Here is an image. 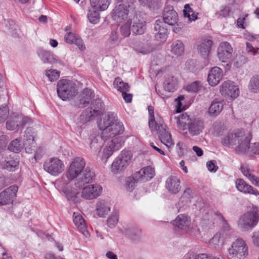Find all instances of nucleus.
I'll return each mask as SVG.
<instances>
[{
  "mask_svg": "<svg viewBox=\"0 0 259 259\" xmlns=\"http://www.w3.org/2000/svg\"><path fill=\"white\" fill-rule=\"evenodd\" d=\"M149 126L152 131H159L161 129V124H158L155 120V118H149Z\"/></svg>",
  "mask_w": 259,
  "mask_h": 259,
  "instance_id": "obj_57",
  "label": "nucleus"
},
{
  "mask_svg": "<svg viewBox=\"0 0 259 259\" xmlns=\"http://www.w3.org/2000/svg\"><path fill=\"white\" fill-rule=\"evenodd\" d=\"M191 219L187 215L179 214L175 220L174 225L176 229L182 233L188 232L191 229Z\"/></svg>",
  "mask_w": 259,
  "mask_h": 259,
  "instance_id": "obj_17",
  "label": "nucleus"
},
{
  "mask_svg": "<svg viewBox=\"0 0 259 259\" xmlns=\"http://www.w3.org/2000/svg\"><path fill=\"white\" fill-rule=\"evenodd\" d=\"M175 119L178 127L183 130L188 128L192 136L199 134L203 128L202 120L198 118H190L186 113L175 117Z\"/></svg>",
  "mask_w": 259,
  "mask_h": 259,
  "instance_id": "obj_3",
  "label": "nucleus"
},
{
  "mask_svg": "<svg viewBox=\"0 0 259 259\" xmlns=\"http://www.w3.org/2000/svg\"><path fill=\"white\" fill-rule=\"evenodd\" d=\"M248 61L247 57L243 55H236L232 60L233 65L236 68H239L245 64Z\"/></svg>",
  "mask_w": 259,
  "mask_h": 259,
  "instance_id": "obj_44",
  "label": "nucleus"
},
{
  "mask_svg": "<svg viewBox=\"0 0 259 259\" xmlns=\"http://www.w3.org/2000/svg\"><path fill=\"white\" fill-rule=\"evenodd\" d=\"M178 81L174 76L167 77L163 83V87L165 91L169 92H174L176 90Z\"/></svg>",
  "mask_w": 259,
  "mask_h": 259,
  "instance_id": "obj_35",
  "label": "nucleus"
},
{
  "mask_svg": "<svg viewBox=\"0 0 259 259\" xmlns=\"http://www.w3.org/2000/svg\"><path fill=\"white\" fill-rule=\"evenodd\" d=\"M89 140L90 141V145L91 149H93L97 151L100 150L103 145V141H106L102 137V135L100 136L98 132L96 130H93L90 134Z\"/></svg>",
  "mask_w": 259,
  "mask_h": 259,
  "instance_id": "obj_26",
  "label": "nucleus"
},
{
  "mask_svg": "<svg viewBox=\"0 0 259 259\" xmlns=\"http://www.w3.org/2000/svg\"><path fill=\"white\" fill-rule=\"evenodd\" d=\"M57 91L58 96L63 101L72 99L77 93L75 83L67 79L58 81Z\"/></svg>",
  "mask_w": 259,
  "mask_h": 259,
  "instance_id": "obj_6",
  "label": "nucleus"
},
{
  "mask_svg": "<svg viewBox=\"0 0 259 259\" xmlns=\"http://www.w3.org/2000/svg\"><path fill=\"white\" fill-rule=\"evenodd\" d=\"M46 75L50 81H53L59 77L60 72L55 69H50L46 71Z\"/></svg>",
  "mask_w": 259,
  "mask_h": 259,
  "instance_id": "obj_50",
  "label": "nucleus"
},
{
  "mask_svg": "<svg viewBox=\"0 0 259 259\" xmlns=\"http://www.w3.org/2000/svg\"><path fill=\"white\" fill-rule=\"evenodd\" d=\"M18 165L19 161L16 160H10L6 161L4 164V167L9 171H14L18 168Z\"/></svg>",
  "mask_w": 259,
  "mask_h": 259,
  "instance_id": "obj_47",
  "label": "nucleus"
},
{
  "mask_svg": "<svg viewBox=\"0 0 259 259\" xmlns=\"http://www.w3.org/2000/svg\"><path fill=\"white\" fill-rule=\"evenodd\" d=\"M118 222V215L116 212L112 214L107 220V225L110 228H114Z\"/></svg>",
  "mask_w": 259,
  "mask_h": 259,
  "instance_id": "obj_48",
  "label": "nucleus"
},
{
  "mask_svg": "<svg viewBox=\"0 0 259 259\" xmlns=\"http://www.w3.org/2000/svg\"><path fill=\"white\" fill-rule=\"evenodd\" d=\"M248 90L252 93H259V75L253 76L248 84Z\"/></svg>",
  "mask_w": 259,
  "mask_h": 259,
  "instance_id": "obj_39",
  "label": "nucleus"
},
{
  "mask_svg": "<svg viewBox=\"0 0 259 259\" xmlns=\"http://www.w3.org/2000/svg\"><path fill=\"white\" fill-rule=\"evenodd\" d=\"M212 41L210 39H203L198 47V51L203 57H206L210 52Z\"/></svg>",
  "mask_w": 259,
  "mask_h": 259,
  "instance_id": "obj_33",
  "label": "nucleus"
},
{
  "mask_svg": "<svg viewBox=\"0 0 259 259\" xmlns=\"http://www.w3.org/2000/svg\"><path fill=\"white\" fill-rule=\"evenodd\" d=\"M115 146L113 145V144L110 145L109 146L107 147L104 150V156H106L107 158H108L110 156L112 155Z\"/></svg>",
  "mask_w": 259,
  "mask_h": 259,
  "instance_id": "obj_59",
  "label": "nucleus"
},
{
  "mask_svg": "<svg viewBox=\"0 0 259 259\" xmlns=\"http://www.w3.org/2000/svg\"><path fill=\"white\" fill-rule=\"evenodd\" d=\"M85 165V161L82 157H76L73 159L66 174L69 180H73L77 178L82 172Z\"/></svg>",
  "mask_w": 259,
  "mask_h": 259,
  "instance_id": "obj_9",
  "label": "nucleus"
},
{
  "mask_svg": "<svg viewBox=\"0 0 259 259\" xmlns=\"http://www.w3.org/2000/svg\"><path fill=\"white\" fill-rule=\"evenodd\" d=\"M73 44H75L80 51H82L85 49V47L82 40L79 36L76 38Z\"/></svg>",
  "mask_w": 259,
  "mask_h": 259,
  "instance_id": "obj_63",
  "label": "nucleus"
},
{
  "mask_svg": "<svg viewBox=\"0 0 259 259\" xmlns=\"http://www.w3.org/2000/svg\"><path fill=\"white\" fill-rule=\"evenodd\" d=\"M241 170L243 174L248 178L253 185L259 186V178L251 174L249 169L245 166H241Z\"/></svg>",
  "mask_w": 259,
  "mask_h": 259,
  "instance_id": "obj_40",
  "label": "nucleus"
},
{
  "mask_svg": "<svg viewBox=\"0 0 259 259\" xmlns=\"http://www.w3.org/2000/svg\"><path fill=\"white\" fill-rule=\"evenodd\" d=\"M230 238V235L225 231L217 233L210 241V245L217 249L222 248L225 241Z\"/></svg>",
  "mask_w": 259,
  "mask_h": 259,
  "instance_id": "obj_24",
  "label": "nucleus"
},
{
  "mask_svg": "<svg viewBox=\"0 0 259 259\" xmlns=\"http://www.w3.org/2000/svg\"><path fill=\"white\" fill-rule=\"evenodd\" d=\"M154 175V170L150 166H147L140 169L135 174L137 181L146 182L151 180Z\"/></svg>",
  "mask_w": 259,
  "mask_h": 259,
  "instance_id": "obj_27",
  "label": "nucleus"
},
{
  "mask_svg": "<svg viewBox=\"0 0 259 259\" xmlns=\"http://www.w3.org/2000/svg\"><path fill=\"white\" fill-rule=\"evenodd\" d=\"M82 189L81 197L87 200L95 199L102 192V187L97 184L84 186Z\"/></svg>",
  "mask_w": 259,
  "mask_h": 259,
  "instance_id": "obj_12",
  "label": "nucleus"
},
{
  "mask_svg": "<svg viewBox=\"0 0 259 259\" xmlns=\"http://www.w3.org/2000/svg\"><path fill=\"white\" fill-rule=\"evenodd\" d=\"M167 130V127L165 124H161V129L158 132L161 142L169 148L170 146L173 145L174 143L171 134Z\"/></svg>",
  "mask_w": 259,
  "mask_h": 259,
  "instance_id": "obj_30",
  "label": "nucleus"
},
{
  "mask_svg": "<svg viewBox=\"0 0 259 259\" xmlns=\"http://www.w3.org/2000/svg\"><path fill=\"white\" fill-rule=\"evenodd\" d=\"M220 91L223 96L232 99L236 98L239 94L238 86L230 80L224 82L220 87Z\"/></svg>",
  "mask_w": 259,
  "mask_h": 259,
  "instance_id": "obj_14",
  "label": "nucleus"
},
{
  "mask_svg": "<svg viewBox=\"0 0 259 259\" xmlns=\"http://www.w3.org/2000/svg\"><path fill=\"white\" fill-rule=\"evenodd\" d=\"M82 172V176L78 177L75 183L76 187L79 189L82 188L85 184L91 183L96 176L94 170L89 167H87L84 170L83 169Z\"/></svg>",
  "mask_w": 259,
  "mask_h": 259,
  "instance_id": "obj_15",
  "label": "nucleus"
},
{
  "mask_svg": "<svg viewBox=\"0 0 259 259\" xmlns=\"http://www.w3.org/2000/svg\"><path fill=\"white\" fill-rule=\"evenodd\" d=\"M258 221L259 210L256 208H253L240 218L238 226L242 231H245L254 227Z\"/></svg>",
  "mask_w": 259,
  "mask_h": 259,
  "instance_id": "obj_4",
  "label": "nucleus"
},
{
  "mask_svg": "<svg viewBox=\"0 0 259 259\" xmlns=\"http://www.w3.org/2000/svg\"><path fill=\"white\" fill-rule=\"evenodd\" d=\"M101 10H97L93 7H91L88 10V18L89 21L93 24H97L100 19L99 12Z\"/></svg>",
  "mask_w": 259,
  "mask_h": 259,
  "instance_id": "obj_34",
  "label": "nucleus"
},
{
  "mask_svg": "<svg viewBox=\"0 0 259 259\" xmlns=\"http://www.w3.org/2000/svg\"><path fill=\"white\" fill-rule=\"evenodd\" d=\"M202 88L200 81H196L186 87V90L189 92L196 93Z\"/></svg>",
  "mask_w": 259,
  "mask_h": 259,
  "instance_id": "obj_49",
  "label": "nucleus"
},
{
  "mask_svg": "<svg viewBox=\"0 0 259 259\" xmlns=\"http://www.w3.org/2000/svg\"><path fill=\"white\" fill-rule=\"evenodd\" d=\"M8 142V138L4 135H0V150L5 149Z\"/></svg>",
  "mask_w": 259,
  "mask_h": 259,
  "instance_id": "obj_60",
  "label": "nucleus"
},
{
  "mask_svg": "<svg viewBox=\"0 0 259 259\" xmlns=\"http://www.w3.org/2000/svg\"><path fill=\"white\" fill-rule=\"evenodd\" d=\"M248 255V247L242 238L235 240L228 249L229 259H245Z\"/></svg>",
  "mask_w": 259,
  "mask_h": 259,
  "instance_id": "obj_5",
  "label": "nucleus"
},
{
  "mask_svg": "<svg viewBox=\"0 0 259 259\" xmlns=\"http://www.w3.org/2000/svg\"><path fill=\"white\" fill-rule=\"evenodd\" d=\"M132 158L131 151L123 150L113 161L111 165V171L113 174L120 173L130 164Z\"/></svg>",
  "mask_w": 259,
  "mask_h": 259,
  "instance_id": "obj_8",
  "label": "nucleus"
},
{
  "mask_svg": "<svg viewBox=\"0 0 259 259\" xmlns=\"http://www.w3.org/2000/svg\"><path fill=\"white\" fill-rule=\"evenodd\" d=\"M227 130L224 122L217 121L214 124V133L216 136L222 135Z\"/></svg>",
  "mask_w": 259,
  "mask_h": 259,
  "instance_id": "obj_45",
  "label": "nucleus"
},
{
  "mask_svg": "<svg viewBox=\"0 0 259 259\" xmlns=\"http://www.w3.org/2000/svg\"><path fill=\"white\" fill-rule=\"evenodd\" d=\"M233 48L229 43L225 41L220 45L218 49V57L222 62H227L231 58Z\"/></svg>",
  "mask_w": 259,
  "mask_h": 259,
  "instance_id": "obj_19",
  "label": "nucleus"
},
{
  "mask_svg": "<svg viewBox=\"0 0 259 259\" xmlns=\"http://www.w3.org/2000/svg\"><path fill=\"white\" fill-rule=\"evenodd\" d=\"M97 123L99 129L102 131V137L105 140H109L121 134L124 130L122 123L117 121L113 113L103 115Z\"/></svg>",
  "mask_w": 259,
  "mask_h": 259,
  "instance_id": "obj_2",
  "label": "nucleus"
},
{
  "mask_svg": "<svg viewBox=\"0 0 259 259\" xmlns=\"http://www.w3.org/2000/svg\"><path fill=\"white\" fill-rule=\"evenodd\" d=\"M180 181L176 176H170L166 181L165 187L168 191L176 194L180 190Z\"/></svg>",
  "mask_w": 259,
  "mask_h": 259,
  "instance_id": "obj_29",
  "label": "nucleus"
},
{
  "mask_svg": "<svg viewBox=\"0 0 259 259\" xmlns=\"http://www.w3.org/2000/svg\"><path fill=\"white\" fill-rule=\"evenodd\" d=\"M183 13L184 17L187 19L188 22L195 21L197 19L196 14H195L189 4L185 5Z\"/></svg>",
  "mask_w": 259,
  "mask_h": 259,
  "instance_id": "obj_42",
  "label": "nucleus"
},
{
  "mask_svg": "<svg viewBox=\"0 0 259 259\" xmlns=\"http://www.w3.org/2000/svg\"><path fill=\"white\" fill-rule=\"evenodd\" d=\"M223 109V104L219 101H213L208 109L209 114L212 116L218 115Z\"/></svg>",
  "mask_w": 259,
  "mask_h": 259,
  "instance_id": "obj_37",
  "label": "nucleus"
},
{
  "mask_svg": "<svg viewBox=\"0 0 259 259\" xmlns=\"http://www.w3.org/2000/svg\"><path fill=\"white\" fill-rule=\"evenodd\" d=\"M113 84L115 88L122 94L124 92L129 91L130 87L128 83L124 82L119 77L115 79Z\"/></svg>",
  "mask_w": 259,
  "mask_h": 259,
  "instance_id": "obj_41",
  "label": "nucleus"
},
{
  "mask_svg": "<svg viewBox=\"0 0 259 259\" xmlns=\"http://www.w3.org/2000/svg\"><path fill=\"white\" fill-rule=\"evenodd\" d=\"M81 96L90 101L94 97V94L91 89L87 88L83 90Z\"/></svg>",
  "mask_w": 259,
  "mask_h": 259,
  "instance_id": "obj_58",
  "label": "nucleus"
},
{
  "mask_svg": "<svg viewBox=\"0 0 259 259\" xmlns=\"http://www.w3.org/2000/svg\"><path fill=\"white\" fill-rule=\"evenodd\" d=\"M161 20L165 25H174L178 21V15L172 6H168L164 9L163 19Z\"/></svg>",
  "mask_w": 259,
  "mask_h": 259,
  "instance_id": "obj_21",
  "label": "nucleus"
},
{
  "mask_svg": "<svg viewBox=\"0 0 259 259\" xmlns=\"http://www.w3.org/2000/svg\"><path fill=\"white\" fill-rule=\"evenodd\" d=\"M137 181L134 178L128 177L125 181L126 188L129 192H132L135 187V183Z\"/></svg>",
  "mask_w": 259,
  "mask_h": 259,
  "instance_id": "obj_53",
  "label": "nucleus"
},
{
  "mask_svg": "<svg viewBox=\"0 0 259 259\" xmlns=\"http://www.w3.org/2000/svg\"><path fill=\"white\" fill-rule=\"evenodd\" d=\"M32 122V119L28 117L16 115L7 121L6 128L10 131L18 130L24 126L31 124Z\"/></svg>",
  "mask_w": 259,
  "mask_h": 259,
  "instance_id": "obj_11",
  "label": "nucleus"
},
{
  "mask_svg": "<svg viewBox=\"0 0 259 259\" xmlns=\"http://www.w3.org/2000/svg\"><path fill=\"white\" fill-rule=\"evenodd\" d=\"M171 51L173 54L178 56L182 55L184 52L183 43L179 40L175 41L171 45Z\"/></svg>",
  "mask_w": 259,
  "mask_h": 259,
  "instance_id": "obj_38",
  "label": "nucleus"
},
{
  "mask_svg": "<svg viewBox=\"0 0 259 259\" xmlns=\"http://www.w3.org/2000/svg\"><path fill=\"white\" fill-rule=\"evenodd\" d=\"M252 135L249 131L243 129L229 132L222 140V144L230 148L236 146L235 152L238 154L247 152L250 155L259 154V143L250 144Z\"/></svg>",
  "mask_w": 259,
  "mask_h": 259,
  "instance_id": "obj_1",
  "label": "nucleus"
},
{
  "mask_svg": "<svg viewBox=\"0 0 259 259\" xmlns=\"http://www.w3.org/2000/svg\"><path fill=\"white\" fill-rule=\"evenodd\" d=\"M9 110L7 106H0V123L4 122L7 118Z\"/></svg>",
  "mask_w": 259,
  "mask_h": 259,
  "instance_id": "obj_52",
  "label": "nucleus"
},
{
  "mask_svg": "<svg viewBox=\"0 0 259 259\" xmlns=\"http://www.w3.org/2000/svg\"><path fill=\"white\" fill-rule=\"evenodd\" d=\"M118 36L117 32L115 31H112L109 38V42H110L112 45H115L118 42Z\"/></svg>",
  "mask_w": 259,
  "mask_h": 259,
  "instance_id": "obj_61",
  "label": "nucleus"
},
{
  "mask_svg": "<svg viewBox=\"0 0 259 259\" xmlns=\"http://www.w3.org/2000/svg\"><path fill=\"white\" fill-rule=\"evenodd\" d=\"M24 137L25 141L24 145H25V150L27 153H32L33 151H35L36 143L34 142V132L31 128H27Z\"/></svg>",
  "mask_w": 259,
  "mask_h": 259,
  "instance_id": "obj_22",
  "label": "nucleus"
},
{
  "mask_svg": "<svg viewBox=\"0 0 259 259\" xmlns=\"http://www.w3.org/2000/svg\"><path fill=\"white\" fill-rule=\"evenodd\" d=\"M130 4H120L113 10V14L115 16L124 20L127 18L129 12L128 8H131Z\"/></svg>",
  "mask_w": 259,
  "mask_h": 259,
  "instance_id": "obj_32",
  "label": "nucleus"
},
{
  "mask_svg": "<svg viewBox=\"0 0 259 259\" xmlns=\"http://www.w3.org/2000/svg\"><path fill=\"white\" fill-rule=\"evenodd\" d=\"M131 31L132 30L128 20L126 23L123 24L120 27V32L123 37H127L130 35Z\"/></svg>",
  "mask_w": 259,
  "mask_h": 259,
  "instance_id": "obj_51",
  "label": "nucleus"
},
{
  "mask_svg": "<svg viewBox=\"0 0 259 259\" xmlns=\"http://www.w3.org/2000/svg\"><path fill=\"white\" fill-rule=\"evenodd\" d=\"M18 187L13 185L0 193V205H5L13 202L17 196Z\"/></svg>",
  "mask_w": 259,
  "mask_h": 259,
  "instance_id": "obj_13",
  "label": "nucleus"
},
{
  "mask_svg": "<svg viewBox=\"0 0 259 259\" xmlns=\"http://www.w3.org/2000/svg\"><path fill=\"white\" fill-rule=\"evenodd\" d=\"M155 37L157 41L163 42L166 41L168 31L164 22L161 19L157 20L154 26Z\"/></svg>",
  "mask_w": 259,
  "mask_h": 259,
  "instance_id": "obj_18",
  "label": "nucleus"
},
{
  "mask_svg": "<svg viewBox=\"0 0 259 259\" xmlns=\"http://www.w3.org/2000/svg\"><path fill=\"white\" fill-rule=\"evenodd\" d=\"M64 164L58 158H52L46 160L44 164V169L50 175L57 176L64 170Z\"/></svg>",
  "mask_w": 259,
  "mask_h": 259,
  "instance_id": "obj_10",
  "label": "nucleus"
},
{
  "mask_svg": "<svg viewBox=\"0 0 259 259\" xmlns=\"http://www.w3.org/2000/svg\"><path fill=\"white\" fill-rule=\"evenodd\" d=\"M110 210L109 203L104 200H99L96 204V212L100 217H105Z\"/></svg>",
  "mask_w": 259,
  "mask_h": 259,
  "instance_id": "obj_31",
  "label": "nucleus"
},
{
  "mask_svg": "<svg viewBox=\"0 0 259 259\" xmlns=\"http://www.w3.org/2000/svg\"><path fill=\"white\" fill-rule=\"evenodd\" d=\"M236 187L237 190L243 193L259 195V192L256 189H254L250 185H248L243 179H238L235 182Z\"/></svg>",
  "mask_w": 259,
  "mask_h": 259,
  "instance_id": "obj_25",
  "label": "nucleus"
},
{
  "mask_svg": "<svg viewBox=\"0 0 259 259\" xmlns=\"http://www.w3.org/2000/svg\"><path fill=\"white\" fill-rule=\"evenodd\" d=\"M110 3V0H90L91 6L101 11L106 10Z\"/></svg>",
  "mask_w": 259,
  "mask_h": 259,
  "instance_id": "obj_36",
  "label": "nucleus"
},
{
  "mask_svg": "<svg viewBox=\"0 0 259 259\" xmlns=\"http://www.w3.org/2000/svg\"><path fill=\"white\" fill-rule=\"evenodd\" d=\"M24 146H25V145H24V144H21L19 139H16L10 143L8 149L11 151L18 153L21 151Z\"/></svg>",
  "mask_w": 259,
  "mask_h": 259,
  "instance_id": "obj_43",
  "label": "nucleus"
},
{
  "mask_svg": "<svg viewBox=\"0 0 259 259\" xmlns=\"http://www.w3.org/2000/svg\"><path fill=\"white\" fill-rule=\"evenodd\" d=\"M37 54L44 63L62 64V62L59 58L50 51L45 50L42 49H39L38 50Z\"/></svg>",
  "mask_w": 259,
  "mask_h": 259,
  "instance_id": "obj_20",
  "label": "nucleus"
},
{
  "mask_svg": "<svg viewBox=\"0 0 259 259\" xmlns=\"http://www.w3.org/2000/svg\"><path fill=\"white\" fill-rule=\"evenodd\" d=\"M206 166L208 169L211 172H215L218 167L215 164L214 161H209L206 163Z\"/></svg>",
  "mask_w": 259,
  "mask_h": 259,
  "instance_id": "obj_62",
  "label": "nucleus"
},
{
  "mask_svg": "<svg viewBox=\"0 0 259 259\" xmlns=\"http://www.w3.org/2000/svg\"><path fill=\"white\" fill-rule=\"evenodd\" d=\"M126 233L134 240L138 239L141 236V231L138 228L130 229Z\"/></svg>",
  "mask_w": 259,
  "mask_h": 259,
  "instance_id": "obj_46",
  "label": "nucleus"
},
{
  "mask_svg": "<svg viewBox=\"0 0 259 259\" xmlns=\"http://www.w3.org/2000/svg\"><path fill=\"white\" fill-rule=\"evenodd\" d=\"M78 35L74 33L69 32L67 33L64 36V40L66 42L70 44H73Z\"/></svg>",
  "mask_w": 259,
  "mask_h": 259,
  "instance_id": "obj_55",
  "label": "nucleus"
},
{
  "mask_svg": "<svg viewBox=\"0 0 259 259\" xmlns=\"http://www.w3.org/2000/svg\"><path fill=\"white\" fill-rule=\"evenodd\" d=\"M231 11L229 7H223L220 11L217 12L215 15L218 18H222L227 17L229 15Z\"/></svg>",
  "mask_w": 259,
  "mask_h": 259,
  "instance_id": "obj_54",
  "label": "nucleus"
},
{
  "mask_svg": "<svg viewBox=\"0 0 259 259\" xmlns=\"http://www.w3.org/2000/svg\"><path fill=\"white\" fill-rule=\"evenodd\" d=\"M132 31L136 34H142L146 30V22L144 19L138 15H135L129 19Z\"/></svg>",
  "mask_w": 259,
  "mask_h": 259,
  "instance_id": "obj_16",
  "label": "nucleus"
},
{
  "mask_svg": "<svg viewBox=\"0 0 259 259\" xmlns=\"http://www.w3.org/2000/svg\"><path fill=\"white\" fill-rule=\"evenodd\" d=\"M137 51L143 55L148 54L153 51V48L148 44H146L139 48Z\"/></svg>",
  "mask_w": 259,
  "mask_h": 259,
  "instance_id": "obj_56",
  "label": "nucleus"
},
{
  "mask_svg": "<svg viewBox=\"0 0 259 259\" xmlns=\"http://www.w3.org/2000/svg\"><path fill=\"white\" fill-rule=\"evenodd\" d=\"M92 107L85 109L80 115V122L84 123L89 121L92 117L99 116L104 111V103L100 99H95L92 103Z\"/></svg>",
  "mask_w": 259,
  "mask_h": 259,
  "instance_id": "obj_7",
  "label": "nucleus"
},
{
  "mask_svg": "<svg viewBox=\"0 0 259 259\" xmlns=\"http://www.w3.org/2000/svg\"><path fill=\"white\" fill-rule=\"evenodd\" d=\"M73 222L78 230L86 237L90 235L87 230L86 224L82 215L78 212H74L73 214Z\"/></svg>",
  "mask_w": 259,
  "mask_h": 259,
  "instance_id": "obj_28",
  "label": "nucleus"
},
{
  "mask_svg": "<svg viewBox=\"0 0 259 259\" xmlns=\"http://www.w3.org/2000/svg\"><path fill=\"white\" fill-rule=\"evenodd\" d=\"M223 76V71L221 68L218 67L211 68L209 70L207 80L211 86L217 85L222 80Z\"/></svg>",
  "mask_w": 259,
  "mask_h": 259,
  "instance_id": "obj_23",
  "label": "nucleus"
},
{
  "mask_svg": "<svg viewBox=\"0 0 259 259\" xmlns=\"http://www.w3.org/2000/svg\"><path fill=\"white\" fill-rule=\"evenodd\" d=\"M248 15H243L238 18L237 20V25L239 27L241 28H245L244 26V21L245 20L246 18L247 17Z\"/></svg>",
  "mask_w": 259,
  "mask_h": 259,
  "instance_id": "obj_64",
  "label": "nucleus"
}]
</instances>
